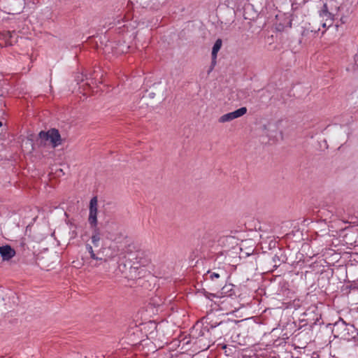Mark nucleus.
Here are the masks:
<instances>
[{
  "label": "nucleus",
  "instance_id": "obj_6",
  "mask_svg": "<svg viewBox=\"0 0 358 358\" xmlns=\"http://www.w3.org/2000/svg\"><path fill=\"white\" fill-rule=\"evenodd\" d=\"M0 255L3 261H9L15 255V251L10 245H6L0 247Z\"/></svg>",
  "mask_w": 358,
  "mask_h": 358
},
{
  "label": "nucleus",
  "instance_id": "obj_8",
  "mask_svg": "<svg viewBox=\"0 0 358 358\" xmlns=\"http://www.w3.org/2000/svg\"><path fill=\"white\" fill-rule=\"evenodd\" d=\"M222 40L220 38H218L215 41L214 45L213 47V49H212V59H213V62H215V60L217 59V52L220 50V48L222 47Z\"/></svg>",
  "mask_w": 358,
  "mask_h": 358
},
{
  "label": "nucleus",
  "instance_id": "obj_5",
  "mask_svg": "<svg viewBox=\"0 0 358 358\" xmlns=\"http://www.w3.org/2000/svg\"><path fill=\"white\" fill-rule=\"evenodd\" d=\"M247 113V108L245 107H241L233 112H230L222 115L219 118V122L224 123L232 121L236 118H238L244 115Z\"/></svg>",
  "mask_w": 358,
  "mask_h": 358
},
{
  "label": "nucleus",
  "instance_id": "obj_3",
  "mask_svg": "<svg viewBox=\"0 0 358 358\" xmlns=\"http://www.w3.org/2000/svg\"><path fill=\"white\" fill-rule=\"evenodd\" d=\"M74 81L78 86V90L83 94H87L88 91L96 85V82L91 74L88 76L83 73L78 72L74 76Z\"/></svg>",
  "mask_w": 358,
  "mask_h": 358
},
{
  "label": "nucleus",
  "instance_id": "obj_13",
  "mask_svg": "<svg viewBox=\"0 0 358 358\" xmlns=\"http://www.w3.org/2000/svg\"><path fill=\"white\" fill-rule=\"evenodd\" d=\"M3 125L1 120H0V127Z\"/></svg>",
  "mask_w": 358,
  "mask_h": 358
},
{
  "label": "nucleus",
  "instance_id": "obj_11",
  "mask_svg": "<svg viewBox=\"0 0 358 358\" xmlns=\"http://www.w3.org/2000/svg\"><path fill=\"white\" fill-rule=\"evenodd\" d=\"M345 326H346L345 322L341 318H340L334 324V327L336 329L345 328Z\"/></svg>",
  "mask_w": 358,
  "mask_h": 358
},
{
  "label": "nucleus",
  "instance_id": "obj_9",
  "mask_svg": "<svg viewBox=\"0 0 358 358\" xmlns=\"http://www.w3.org/2000/svg\"><path fill=\"white\" fill-rule=\"evenodd\" d=\"M224 272H222V275H223ZM221 276V273L219 272L215 271H208L206 274V278H210L212 280H215V279L219 278Z\"/></svg>",
  "mask_w": 358,
  "mask_h": 358
},
{
  "label": "nucleus",
  "instance_id": "obj_12",
  "mask_svg": "<svg viewBox=\"0 0 358 358\" xmlns=\"http://www.w3.org/2000/svg\"><path fill=\"white\" fill-rule=\"evenodd\" d=\"M106 237H107L108 238H109V239L112 240V241H116V239H117V238H116V237H113V236H112V235H108V236H107Z\"/></svg>",
  "mask_w": 358,
  "mask_h": 358
},
{
  "label": "nucleus",
  "instance_id": "obj_2",
  "mask_svg": "<svg viewBox=\"0 0 358 358\" xmlns=\"http://www.w3.org/2000/svg\"><path fill=\"white\" fill-rule=\"evenodd\" d=\"M338 6L335 5L334 0H326L318 12L322 27H329L333 24L334 17L338 12Z\"/></svg>",
  "mask_w": 358,
  "mask_h": 358
},
{
  "label": "nucleus",
  "instance_id": "obj_4",
  "mask_svg": "<svg viewBox=\"0 0 358 358\" xmlns=\"http://www.w3.org/2000/svg\"><path fill=\"white\" fill-rule=\"evenodd\" d=\"M39 137L45 144L49 143L53 148L61 144V137L57 129H50L47 132L41 131L39 133Z\"/></svg>",
  "mask_w": 358,
  "mask_h": 358
},
{
  "label": "nucleus",
  "instance_id": "obj_1",
  "mask_svg": "<svg viewBox=\"0 0 358 358\" xmlns=\"http://www.w3.org/2000/svg\"><path fill=\"white\" fill-rule=\"evenodd\" d=\"M98 198L96 196L92 197L89 203V214L87 221L90 226V228L92 229V235L90 237L91 243L92 244H87L85 248L87 251L89 252L90 257L96 261H102L103 259L101 257H98L97 255L95 254L93 247L98 248L101 246L103 243V236L104 234L98 227Z\"/></svg>",
  "mask_w": 358,
  "mask_h": 358
},
{
  "label": "nucleus",
  "instance_id": "obj_7",
  "mask_svg": "<svg viewBox=\"0 0 358 358\" xmlns=\"http://www.w3.org/2000/svg\"><path fill=\"white\" fill-rule=\"evenodd\" d=\"M13 43V34L10 31L0 33V45H12Z\"/></svg>",
  "mask_w": 358,
  "mask_h": 358
},
{
  "label": "nucleus",
  "instance_id": "obj_10",
  "mask_svg": "<svg viewBox=\"0 0 358 358\" xmlns=\"http://www.w3.org/2000/svg\"><path fill=\"white\" fill-rule=\"evenodd\" d=\"M355 64H350L349 65H348L346 66L347 71L353 72V71H355L357 70V69L358 68V64H357V62H358V55H357L355 57Z\"/></svg>",
  "mask_w": 358,
  "mask_h": 358
}]
</instances>
